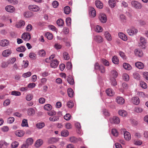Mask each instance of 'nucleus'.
<instances>
[{
  "label": "nucleus",
  "mask_w": 148,
  "mask_h": 148,
  "mask_svg": "<svg viewBox=\"0 0 148 148\" xmlns=\"http://www.w3.org/2000/svg\"><path fill=\"white\" fill-rule=\"evenodd\" d=\"M94 69L96 70H99L102 73H104L105 72L104 67L102 65H99L98 62H96L95 64Z\"/></svg>",
  "instance_id": "1"
},
{
  "label": "nucleus",
  "mask_w": 148,
  "mask_h": 148,
  "mask_svg": "<svg viewBox=\"0 0 148 148\" xmlns=\"http://www.w3.org/2000/svg\"><path fill=\"white\" fill-rule=\"evenodd\" d=\"M28 9L31 11L36 12L38 11L40 8L38 6L35 5H30L28 6Z\"/></svg>",
  "instance_id": "2"
},
{
  "label": "nucleus",
  "mask_w": 148,
  "mask_h": 148,
  "mask_svg": "<svg viewBox=\"0 0 148 148\" xmlns=\"http://www.w3.org/2000/svg\"><path fill=\"white\" fill-rule=\"evenodd\" d=\"M146 43V40L145 38L143 37H141L140 39L139 46L143 48H145V46Z\"/></svg>",
  "instance_id": "3"
},
{
  "label": "nucleus",
  "mask_w": 148,
  "mask_h": 148,
  "mask_svg": "<svg viewBox=\"0 0 148 148\" xmlns=\"http://www.w3.org/2000/svg\"><path fill=\"white\" fill-rule=\"evenodd\" d=\"M110 121L112 123L114 124H118L119 123L120 120L118 117L114 116L113 118L110 119Z\"/></svg>",
  "instance_id": "4"
},
{
  "label": "nucleus",
  "mask_w": 148,
  "mask_h": 148,
  "mask_svg": "<svg viewBox=\"0 0 148 148\" xmlns=\"http://www.w3.org/2000/svg\"><path fill=\"white\" fill-rule=\"evenodd\" d=\"M132 6L137 9H140L142 5L139 2L136 1H133L131 2Z\"/></svg>",
  "instance_id": "5"
},
{
  "label": "nucleus",
  "mask_w": 148,
  "mask_h": 148,
  "mask_svg": "<svg viewBox=\"0 0 148 148\" xmlns=\"http://www.w3.org/2000/svg\"><path fill=\"white\" fill-rule=\"evenodd\" d=\"M21 38L25 41L29 40L31 38L30 34L28 33H24L21 36Z\"/></svg>",
  "instance_id": "6"
},
{
  "label": "nucleus",
  "mask_w": 148,
  "mask_h": 148,
  "mask_svg": "<svg viewBox=\"0 0 148 148\" xmlns=\"http://www.w3.org/2000/svg\"><path fill=\"white\" fill-rule=\"evenodd\" d=\"M137 32V30L134 27H132L130 29H128L127 30V33L130 36H132L134 34H136Z\"/></svg>",
  "instance_id": "7"
},
{
  "label": "nucleus",
  "mask_w": 148,
  "mask_h": 148,
  "mask_svg": "<svg viewBox=\"0 0 148 148\" xmlns=\"http://www.w3.org/2000/svg\"><path fill=\"white\" fill-rule=\"evenodd\" d=\"M123 131V132L124 133V138L127 140H129L131 139V136L130 133L127 131L125 132V129H122Z\"/></svg>",
  "instance_id": "8"
},
{
  "label": "nucleus",
  "mask_w": 148,
  "mask_h": 148,
  "mask_svg": "<svg viewBox=\"0 0 148 148\" xmlns=\"http://www.w3.org/2000/svg\"><path fill=\"white\" fill-rule=\"evenodd\" d=\"M99 18L100 21L103 23H105L107 21V17L105 14H100Z\"/></svg>",
  "instance_id": "9"
},
{
  "label": "nucleus",
  "mask_w": 148,
  "mask_h": 148,
  "mask_svg": "<svg viewBox=\"0 0 148 148\" xmlns=\"http://www.w3.org/2000/svg\"><path fill=\"white\" fill-rule=\"evenodd\" d=\"M5 10L8 12H13L15 10V9L12 6L8 5L5 8Z\"/></svg>",
  "instance_id": "10"
},
{
  "label": "nucleus",
  "mask_w": 148,
  "mask_h": 148,
  "mask_svg": "<svg viewBox=\"0 0 148 148\" xmlns=\"http://www.w3.org/2000/svg\"><path fill=\"white\" fill-rule=\"evenodd\" d=\"M58 62L56 60H51L50 66L52 68H56L58 64Z\"/></svg>",
  "instance_id": "11"
},
{
  "label": "nucleus",
  "mask_w": 148,
  "mask_h": 148,
  "mask_svg": "<svg viewBox=\"0 0 148 148\" xmlns=\"http://www.w3.org/2000/svg\"><path fill=\"white\" fill-rule=\"evenodd\" d=\"M12 51L11 50L7 49L3 52L2 55L4 57H7L10 55Z\"/></svg>",
  "instance_id": "12"
},
{
  "label": "nucleus",
  "mask_w": 148,
  "mask_h": 148,
  "mask_svg": "<svg viewBox=\"0 0 148 148\" xmlns=\"http://www.w3.org/2000/svg\"><path fill=\"white\" fill-rule=\"evenodd\" d=\"M43 141L42 139H39L35 142L34 146L36 148H39L43 144Z\"/></svg>",
  "instance_id": "13"
},
{
  "label": "nucleus",
  "mask_w": 148,
  "mask_h": 148,
  "mask_svg": "<svg viewBox=\"0 0 148 148\" xmlns=\"http://www.w3.org/2000/svg\"><path fill=\"white\" fill-rule=\"evenodd\" d=\"M116 99V102L119 104L122 105L125 103L124 99L121 97H117Z\"/></svg>",
  "instance_id": "14"
},
{
  "label": "nucleus",
  "mask_w": 148,
  "mask_h": 148,
  "mask_svg": "<svg viewBox=\"0 0 148 148\" xmlns=\"http://www.w3.org/2000/svg\"><path fill=\"white\" fill-rule=\"evenodd\" d=\"M9 44V41L6 39H3L0 41V45L2 47H6Z\"/></svg>",
  "instance_id": "15"
},
{
  "label": "nucleus",
  "mask_w": 148,
  "mask_h": 148,
  "mask_svg": "<svg viewBox=\"0 0 148 148\" xmlns=\"http://www.w3.org/2000/svg\"><path fill=\"white\" fill-rule=\"evenodd\" d=\"M95 4L96 7L100 9H102L103 7V4L101 1L96 0L95 1Z\"/></svg>",
  "instance_id": "16"
},
{
  "label": "nucleus",
  "mask_w": 148,
  "mask_h": 148,
  "mask_svg": "<svg viewBox=\"0 0 148 148\" xmlns=\"http://www.w3.org/2000/svg\"><path fill=\"white\" fill-rule=\"evenodd\" d=\"M24 131L22 130H18L15 132V134L16 135L19 137L23 136L25 134Z\"/></svg>",
  "instance_id": "17"
},
{
  "label": "nucleus",
  "mask_w": 148,
  "mask_h": 148,
  "mask_svg": "<svg viewBox=\"0 0 148 148\" xmlns=\"http://www.w3.org/2000/svg\"><path fill=\"white\" fill-rule=\"evenodd\" d=\"M75 126L77 128V132L79 134H81V126L80 124L78 122H76L75 123Z\"/></svg>",
  "instance_id": "18"
},
{
  "label": "nucleus",
  "mask_w": 148,
  "mask_h": 148,
  "mask_svg": "<svg viewBox=\"0 0 148 148\" xmlns=\"http://www.w3.org/2000/svg\"><path fill=\"white\" fill-rule=\"evenodd\" d=\"M136 66L139 69H142L144 67V65L143 63L141 62H138L135 63Z\"/></svg>",
  "instance_id": "19"
},
{
  "label": "nucleus",
  "mask_w": 148,
  "mask_h": 148,
  "mask_svg": "<svg viewBox=\"0 0 148 148\" xmlns=\"http://www.w3.org/2000/svg\"><path fill=\"white\" fill-rule=\"evenodd\" d=\"M134 52L135 55L136 56L139 57H141L143 55V53L142 51L140 49H136L135 50Z\"/></svg>",
  "instance_id": "20"
},
{
  "label": "nucleus",
  "mask_w": 148,
  "mask_h": 148,
  "mask_svg": "<svg viewBox=\"0 0 148 148\" xmlns=\"http://www.w3.org/2000/svg\"><path fill=\"white\" fill-rule=\"evenodd\" d=\"M94 39L96 42L99 43L102 42L103 40L102 38L99 35L95 36L94 37Z\"/></svg>",
  "instance_id": "21"
},
{
  "label": "nucleus",
  "mask_w": 148,
  "mask_h": 148,
  "mask_svg": "<svg viewBox=\"0 0 148 148\" xmlns=\"http://www.w3.org/2000/svg\"><path fill=\"white\" fill-rule=\"evenodd\" d=\"M119 36L120 38L124 41H126L127 39L126 35L122 32H119Z\"/></svg>",
  "instance_id": "22"
},
{
  "label": "nucleus",
  "mask_w": 148,
  "mask_h": 148,
  "mask_svg": "<svg viewBox=\"0 0 148 148\" xmlns=\"http://www.w3.org/2000/svg\"><path fill=\"white\" fill-rule=\"evenodd\" d=\"M132 102L134 104L137 105L139 103V98L137 97H133L132 99Z\"/></svg>",
  "instance_id": "23"
},
{
  "label": "nucleus",
  "mask_w": 148,
  "mask_h": 148,
  "mask_svg": "<svg viewBox=\"0 0 148 148\" xmlns=\"http://www.w3.org/2000/svg\"><path fill=\"white\" fill-rule=\"evenodd\" d=\"M36 126L38 128L41 129L45 126V124L43 122H39L37 123Z\"/></svg>",
  "instance_id": "24"
},
{
  "label": "nucleus",
  "mask_w": 148,
  "mask_h": 148,
  "mask_svg": "<svg viewBox=\"0 0 148 148\" xmlns=\"http://www.w3.org/2000/svg\"><path fill=\"white\" fill-rule=\"evenodd\" d=\"M58 141V139L56 138H50L48 140V142L49 144H53L57 142Z\"/></svg>",
  "instance_id": "25"
},
{
  "label": "nucleus",
  "mask_w": 148,
  "mask_h": 148,
  "mask_svg": "<svg viewBox=\"0 0 148 148\" xmlns=\"http://www.w3.org/2000/svg\"><path fill=\"white\" fill-rule=\"evenodd\" d=\"M89 10L90 12H91V15L93 17H95L96 15V12L95 9L92 7H90L89 8Z\"/></svg>",
  "instance_id": "26"
},
{
  "label": "nucleus",
  "mask_w": 148,
  "mask_h": 148,
  "mask_svg": "<svg viewBox=\"0 0 148 148\" xmlns=\"http://www.w3.org/2000/svg\"><path fill=\"white\" fill-rule=\"evenodd\" d=\"M106 92L107 95L110 96H112L114 94V92L110 88L107 89L106 90Z\"/></svg>",
  "instance_id": "27"
},
{
  "label": "nucleus",
  "mask_w": 148,
  "mask_h": 148,
  "mask_svg": "<svg viewBox=\"0 0 148 148\" xmlns=\"http://www.w3.org/2000/svg\"><path fill=\"white\" fill-rule=\"evenodd\" d=\"M68 82L71 85H73L74 84V81L71 76H69L67 78Z\"/></svg>",
  "instance_id": "28"
},
{
  "label": "nucleus",
  "mask_w": 148,
  "mask_h": 148,
  "mask_svg": "<svg viewBox=\"0 0 148 148\" xmlns=\"http://www.w3.org/2000/svg\"><path fill=\"white\" fill-rule=\"evenodd\" d=\"M112 62L115 64H118L119 60L117 57L116 56H114L112 59Z\"/></svg>",
  "instance_id": "29"
},
{
  "label": "nucleus",
  "mask_w": 148,
  "mask_h": 148,
  "mask_svg": "<svg viewBox=\"0 0 148 148\" xmlns=\"http://www.w3.org/2000/svg\"><path fill=\"white\" fill-rule=\"evenodd\" d=\"M23 15L26 18H29L32 16V14L31 12L27 11L24 13Z\"/></svg>",
  "instance_id": "30"
},
{
  "label": "nucleus",
  "mask_w": 148,
  "mask_h": 148,
  "mask_svg": "<svg viewBox=\"0 0 148 148\" xmlns=\"http://www.w3.org/2000/svg\"><path fill=\"white\" fill-rule=\"evenodd\" d=\"M108 3L110 6L112 8L114 7L116 5L115 0H110Z\"/></svg>",
  "instance_id": "31"
},
{
  "label": "nucleus",
  "mask_w": 148,
  "mask_h": 148,
  "mask_svg": "<svg viewBox=\"0 0 148 148\" xmlns=\"http://www.w3.org/2000/svg\"><path fill=\"white\" fill-rule=\"evenodd\" d=\"M104 35L106 38L108 40L110 41L111 40V37L110 34L108 33V32H105Z\"/></svg>",
  "instance_id": "32"
},
{
  "label": "nucleus",
  "mask_w": 148,
  "mask_h": 148,
  "mask_svg": "<svg viewBox=\"0 0 148 148\" xmlns=\"http://www.w3.org/2000/svg\"><path fill=\"white\" fill-rule=\"evenodd\" d=\"M44 108L45 110L49 111L51 110L52 107L49 104H47L44 106Z\"/></svg>",
  "instance_id": "33"
},
{
  "label": "nucleus",
  "mask_w": 148,
  "mask_h": 148,
  "mask_svg": "<svg viewBox=\"0 0 148 148\" xmlns=\"http://www.w3.org/2000/svg\"><path fill=\"white\" fill-rule=\"evenodd\" d=\"M61 134L62 136L66 137L69 135V132L66 130H63L61 132Z\"/></svg>",
  "instance_id": "34"
},
{
  "label": "nucleus",
  "mask_w": 148,
  "mask_h": 148,
  "mask_svg": "<svg viewBox=\"0 0 148 148\" xmlns=\"http://www.w3.org/2000/svg\"><path fill=\"white\" fill-rule=\"evenodd\" d=\"M16 50L17 51L19 52H23L25 51V48L24 46H21V47L17 48Z\"/></svg>",
  "instance_id": "35"
},
{
  "label": "nucleus",
  "mask_w": 148,
  "mask_h": 148,
  "mask_svg": "<svg viewBox=\"0 0 148 148\" xmlns=\"http://www.w3.org/2000/svg\"><path fill=\"white\" fill-rule=\"evenodd\" d=\"M64 12L66 14H69L70 12V8L68 6H66L65 7L64 9Z\"/></svg>",
  "instance_id": "36"
},
{
  "label": "nucleus",
  "mask_w": 148,
  "mask_h": 148,
  "mask_svg": "<svg viewBox=\"0 0 148 148\" xmlns=\"http://www.w3.org/2000/svg\"><path fill=\"white\" fill-rule=\"evenodd\" d=\"M68 95L69 97H71L73 96V92L71 88H69L67 90Z\"/></svg>",
  "instance_id": "37"
},
{
  "label": "nucleus",
  "mask_w": 148,
  "mask_h": 148,
  "mask_svg": "<svg viewBox=\"0 0 148 148\" xmlns=\"http://www.w3.org/2000/svg\"><path fill=\"white\" fill-rule=\"evenodd\" d=\"M25 24V22L24 21L21 20L16 24V27L18 28H20L24 26Z\"/></svg>",
  "instance_id": "38"
},
{
  "label": "nucleus",
  "mask_w": 148,
  "mask_h": 148,
  "mask_svg": "<svg viewBox=\"0 0 148 148\" xmlns=\"http://www.w3.org/2000/svg\"><path fill=\"white\" fill-rule=\"evenodd\" d=\"M123 66L124 68L128 70H129L131 69V67L130 65L127 63H124L123 64Z\"/></svg>",
  "instance_id": "39"
},
{
  "label": "nucleus",
  "mask_w": 148,
  "mask_h": 148,
  "mask_svg": "<svg viewBox=\"0 0 148 148\" xmlns=\"http://www.w3.org/2000/svg\"><path fill=\"white\" fill-rule=\"evenodd\" d=\"M38 54L40 56L44 57L46 55V52L44 50L42 49L39 51Z\"/></svg>",
  "instance_id": "40"
},
{
  "label": "nucleus",
  "mask_w": 148,
  "mask_h": 148,
  "mask_svg": "<svg viewBox=\"0 0 148 148\" xmlns=\"http://www.w3.org/2000/svg\"><path fill=\"white\" fill-rule=\"evenodd\" d=\"M45 36L49 40H51L53 38L52 34L48 32L46 33Z\"/></svg>",
  "instance_id": "41"
},
{
  "label": "nucleus",
  "mask_w": 148,
  "mask_h": 148,
  "mask_svg": "<svg viewBox=\"0 0 148 148\" xmlns=\"http://www.w3.org/2000/svg\"><path fill=\"white\" fill-rule=\"evenodd\" d=\"M133 143L135 145L139 146L142 144V142L140 140H135L134 141Z\"/></svg>",
  "instance_id": "42"
},
{
  "label": "nucleus",
  "mask_w": 148,
  "mask_h": 148,
  "mask_svg": "<svg viewBox=\"0 0 148 148\" xmlns=\"http://www.w3.org/2000/svg\"><path fill=\"white\" fill-rule=\"evenodd\" d=\"M26 144L28 145H32L33 143V139L32 138H28L26 141Z\"/></svg>",
  "instance_id": "43"
},
{
  "label": "nucleus",
  "mask_w": 148,
  "mask_h": 148,
  "mask_svg": "<svg viewBox=\"0 0 148 148\" xmlns=\"http://www.w3.org/2000/svg\"><path fill=\"white\" fill-rule=\"evenodd\" d=\"M103 30L102 28L99 25H97L96 26L95 29V31L97 32H102Z\"/></svg>",
  "instance_id": "44"
},
{
  "label": "nucleus",
  "mask_w": 148,
  "mask_h": 148,
  "mask_svg": "<svg viewBox=\"0 0 148 148\" xmlns=\"http://www.w3.org/2000/svg\"><path fill=\"white\" fill-rule=\"evenodd\" d=\"M57 24L59 26H62L64 24V21L61 19L58 20L56 21Z\"/></svg>",
  "instance_id": "45"
},
{
  "label": "nucleus",
  "mask_w": 148,
  "mask_h": 148,
  "mask_svg": "<svg viewBox=\"0 0 148 148\" xmlns=\"http://www.w3.org/2000/svg\"><path fill=\"white\" fill-rule=\"evenodd\" d=\"M9 64V61L7 62H3L1 63V67L3 68H5L7 67Z\"/></svg>",
  "instance_id": "46"
},
{
  "label": "nucleus",
  "mask_w": 148,
  "mask_h": 148,
  "mask_svg": "<svg viewBox=\"0 0 148 148\" xmlns=\"http://www.w3.org/2000/svg\"><path fill=\"white\" fill-rule=\"evenodd\" d=\"M21 125L22 127L28 126L27 120L25 119L23 120L21 124Z\"/></svg>",
  "instance_id": "47"
},
{
  "label": "nucleus",
  "mask_w": 148,
  "mask_h": 148,
  "mask_svg": "<svg viewBox=\"0 0 148 148\" xmlns=\"http://www.w3.org/2000/svg\"><path fill=\"white\" fill-rule=\"evenodd\" d=\"M111 85L114 86L117 85V82L115 78H112L111 79Z\"/></svg>",
  "instance_id": "48"
},
{
  "label": "nucleus",
  "mask_w": 148,
  "mask_h": 148,
  "mask_svg": "<svg viewBox=\"0 0 148 148\" xmlns=\"http://www.w3.org/2000/svg\"><path fill=\"white\" fill-rule=\"evenodd\" d=\"M133 77L134 78L136 79L137 80H139L140 76L138 73L135 72L133 73Z\"/></svg>",
  "instance_id": "49"
},
{
  "label": "nucleus",
  "mask_w": 148,
  "mask_h": 148,
  "mask_svg": "<svg viewBox=\"0 0 148 148\" xmlns=\"http://www.w3.org/2000/svg\"><path fill=\"white\" fill-rule=\"evenodd\" d=\"M11 95L15 96H19L21 95V93L18 91H14L11 92Z\"/></svg>",
  "instance_id": "50"
},
{
  "label": "nucleus",
  "mask_w": 148,
  "mask_h": 148,
  "mask_svg": "<svg viewBox=\"0 0 148 148\" xmlns=\"http://www.w3.org/2000/svg\"><path fill=\"white\" fill-rule=\"evenodd\" d=\"M112 133L114 136L116 137L118 136V133L117 130L115 129H113L112 130Z\"/></svg>",
  "instance_id": "51"
},
{
  "label": "nucleus",
  "mask_w": 148,
  "mask_h": 148,
  "mask_svg": "<svg viewBox=\"0 0 148 148\" xmlns=\"http://www.w3.org/2000/svg\"><path fill=\"white\" fill-rule=\"evenodd\" d=\"M36 55L34 53H30L29 55V57L32 59H34L36 58Z\"/></svg>",
  "instance_id": "52"
},
{
  "label": "nucleus",
  "mask_w": 148,
  "mask_h": 148,
  "mask_svg": "<svg viewBox=\"0 0 148 148\" xmlns=\"http://www.w3.org/2000/svg\"><path fill=\"white\" fill-rule=\"evenodd\" d=\"M140 86L143 88L145 89L147 88V86L146 83L143 82L141 81L140 83Z\"/></svg>",
  "instance_id": "53"
},
{
  "label": "nucleus",
  "mask_w": 148,
  "mask_h": 148,
  "mask_svg": "<svg viewBox=\"0 0 148 148\" xmlns=\"http://www.w3.org/2000/svg\"><path fill=\"white\" fill-rule=\"evenodd\" d=\"M18 142L16 141L14 142L11 144V147L13 148H16L18 146Z\"/></svg>",
  "instance_id": "54"
},
{
  "label": "nucleus",
  "mask_w": 148,
  "mask_h": 148,
  "mask_svg": "<svg viewBox=\"0 0 148 148\" xmlns=\"http://www.w3.org/2000/svg\"><path fill=\"white\" fill-rule=\"evenodd\" d=\"M102 63L106 66H108L109 65V63L108 61L105 59H103L101 60Z\"/></svg>",
  "instance_id": "55"
},
{
  "label": "nucleus",
  "mask_w": 148,
  "mask_h": 148,
  "mask_svg": "<svg viewBox=\"0 0 148 148\" xmlns=\"http://www.w3.org/2000/svg\"><path fill=\"white\" fill-rule=\"evenodd\" d=\"M23 64H24L22 66V67L23 68H27L29 65V62L27 60H26L25 61L23 60Z\"/></svg>",
  "instance_id": "56"
},
{
  "label": "nucleus",
  "mask_w": 148,
  "mask_h": 148,
  "mask_svg": "<svg viewBox=\"0 0 148 148\" xmlns=\"http://www.w3.org/2000/svg\"><path fill=\"white\" fill-rule=\"evenodd\" d=\"M119 114L122 116L125 117L127 115V112H118Z\"/></svg>",
  "instance_id": "57"
},
{
  "label": "nucleus",
  "mask_w": 148,
  "mask_h": 148,
  "mask_svg": "<svg viewBox=\"0 0 148 148\" xmlns=\"http://www.w3.org/2000/svg\"><path fill=\"white\" fill-rule=\"evenodd\" d=\"M14 121V118L12 117H11L8 119V123L10 124L12 123Z\"/></svg>",
  "instance_id": "58"
},
{
  "label": "nucleus",
  "mask_w": 148,
  "mask_h": 148,
  "mask_svg": "<svg viewBox=\"0 0 148 148\" xmlns=\"http://www.w3.org/2000/svg\"><path fill=\"white\" fill-rule=\"evenodd\" d=\"M71 116L70 114L67 113L64 116V118L65 120L69 121L71 119Z\"/></svg>",
  "instance_id": "59"
},
{
  "label": "nucleus",
  "mask_w": 148,
  "mask_h": 148,
  "mask_svg": "<svg viewBox=\"0 0 148 148\" xmlns=\"http://www.w3.org/2000/svg\"><path fill=\"white\" fill-rule=\"evenodd\" d=\"M123 78L125 81H127L129 79V76L127 73H125L123 75Z\"/></svg>",
  "instance_id": "60"
},
{
  "label": "nucleus",
  "mask_w": 148,
  "mask_h": 148,
  "mask_svg": "<svg viewBox=\"0 0 148 148\" xmlns=\"http://www.w3.org/2000/svg\"><path fill=\"white\" fill-rule=\"evenodd\" d=\"M31 74L32 73L30 72H28L24 73L23 75V76L25 78H26L30 76L31 75Z\"/></svg>",
  "instance_id": "61"
},
{
  "label": "nucleus",
  "mask_w": 148,
  "mask_h": 148,
  "mask_svg": "<svg viewBox=\"0 0 148 148\" xmlns=\"http://www.w3.org/2000/svg\"><path fill=\"white\" fill-rule=\"evenodd\" d=\"M70 141L72 143H75L77 141V139L74 136H72L69 138Z\"/></svg>",
  "instance_id": "62"
},
{
  "label": "nucleus",
  "mask_w": 148,
  "mask_h": 148,
  "mask_svg": "<svg viewBox=\"0 0 148 148\" xmlns=\"http://www.w3.org/2000/svg\"><path fill=\"white\" fill-rule=\"evenodd\" d=\"M64 58L65 60H68L69 59V56L68 53L64 52L63 53Z\"/></svg>",
  "instance_id": "63"
},
{
  "label": "nucleus",
  "mask_w": 148,
  "mask_h": 148,
  "mask_svg": "<svg viewBox=\"0 0 148 148\" xmlns=\"http://www.w3.org/2000/svg\"><path fill=\"white\" fill-rule=\"evenodd\" d=\"M113 76V78H116L118 75V73L115 70H113L111 72Z\"/></svg>",
  "instance_id": "64"
}]
</instances>
